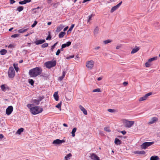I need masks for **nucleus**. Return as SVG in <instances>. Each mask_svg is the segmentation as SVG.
Here are the masks:
<instances>
[{"label":"nucleus","instance_id":"nucleus-52","mask_svg":"<svg viewBox=\"0 0 160 160\" xmlns=\"http://www.w3.org/2000/svg\"><path fill=\"white\" fill-rule=\"evenodd\" d=\"M51 38V37L50 35H49L48 37L46 38V39L47 40H50Z\"/></svg>","mask_w":160,"mask_h":160},{"label":"nucleus","instance_id":"nucleus-59","mask_svg":"<svg viewBox=\"0 0 160 160\" xmlns=\"http://www.w3.org/2000/svg\"><path fill=\"white\" fill-rule=\"evenodd\" d=\"M128 84V83L127 82H123V85L125 86H126Z\"/></svg>","mask_w":160,"mask_h":160},{"label":"nucleus","instance_id":"nucleus-64","mask_svg":"<svg viewBox=\"0 0 160 160\" xmlns=\"http://www.w3.org/2000/svg\"><path fill=\"white\" fill-rule=\"evenodd\" d=\"M102 79V78L101 77H99V78H98L97 79L98 81H100V80H101Z\"/></svg>","mask_w":160,"mask_h":160},{"label":"nucleus","instance_id":"nucleus-47","mask_svg":"<svg viewBox=\"0 0 160 160\" xmlns=\"http://www.w3.org/2000/svg\"><path fill=\"white\" fill-rule=\"evenodd\" d=\"M61 102L56 106V107L58 108H61Z\"/></svg>","mask_w":160,"mask_h":160},{"label":"nucleus","instance_id":"nucleus-26","mask_svg":"<svg viewBox=\"0 0 160 160\" xmlns=\"http://www.w3.org/2000/svg\"><path fill=\"white\" fill-rule=\"evenodd\" d=\"M7 52V51L6 49H2L0 51V53L2 55H5Z\"/></svg>","mask_w":160,"mask_h":160},{"label":"nucleus","instance_id":"nucleus-14","mask_svg":"<svg viewBox=\"0 0 160 160\" xmlns=\"http://www.w3.org/2000/svg\"><path fill=\"white\" fill-rule=\"evenodd\" d=\"M158 120V119L156 117H153L152 118L148 123L149 124H153L155 123Z\"/></svg>","mask_w":160,"mask_h":160},{"label":"nucleus","instance_id":"nucleus-34","mask_svg":"<svg viewBox=\"0 0 160 160\" xmlns=\"http://www.w3.org/2000/svg\"><path fill=\"white\" fill-rule=\"evenodd\" d=\"M23 9V7L22 6H19L17 8V10L19 12L22 11Z\"/></svg>","mask_w":160,"mask_h":160},{"label":"nucleus","instance_id":"nucleus-60","mask_svg":"<svg viewBox=\"0 0 160 160\" xmlns=\"http://www.w3.org/2000/svg\"><path fill=\"white\" fill-rule=\"evenodd\" d=\"M4 137L3 135L2 134H0V138L2 139Z\"/></svg>","mask_w":160,"mask_h":160},{"label":"nucleus","instance_id":"nucleus-12","mask_svg":"<svg viewBox=\"0 0 160 160\" xmlns=\"http://www.w3.org/2000/svg\"><path fill=\"white\" fill-rule=\"evenodd\" d=\"M90 158L92 160H99V158L95 154L93 153L91 154Z\"/></svg>","mask_w":160,"mask_h":160},{"label":"nucleus","instance_id":"nucleus-63","mask_svg":"<svg viewBox=\"0 0 160 160\" xmlns=\"http://www.w3.org/2000/svg\"><path fill=\"white\" fill-rule=\"evenodd\" d=\"M63 126H64V127H68V125H67V124H66V123H63Z\"/></svg>","mask_w":160,"mask_h":160},{"label":"nucleus","instance_id":"nucleus-2","mask_svg":"<svg viewBox=\"0 0 160 160\" xmlns=\"http://www.w3.org/2000/svg\"><path fill=\"white\" fill-rule=\"evenodd\" d=\"M43 110L42 108L39 106H35L31 108V113L33 115H36L42 112Z\"/></svg>","mask_w":160,"mask_h":160},{"label":"nucleus","instance_id":"nucleus-43","mask_svg":"<svg viewBox=\"0 0 160 160\" xmlns=\"http://www.w3.org/2000/svg\"><path fill=\"white\" fill-rule=\"evenodd\" d=\"M74 24H72L71 25V26L69 28V30H68V32L71 31H72L73 28L74 27Z\"/></svg>","mask_w":160,"mask_h":160},{"label":"nucleus","instance_id":"nucleus-16","mask_svg":"<svg viewBox=\"0 0 160 160\" xmlns=\"http://www.w3.org/2000/svg\"><path fill=\"white\" fill-rule=\"evenodd\" d=\"M64 27V26L62 24L57 27V29L56 30V32H59Z\"/></svg>","mask_w":160,"mask_h":160},{"label":"nucleus","instance_id":"nucleus-62","mask_svg":"<svg viewBox=\"0 0 160 160\" xmlns=\"http://www.w3.org/2000/svg\"><path fill=\"white\" fill-rule=\"evenodd\" d=\"M31 46V43H27V45H26L27 47H30Z\"/></svg>","mask_w":160,"mask_h":160},{"label":"nucleus","instance_id":"nucleus-45","mask_svg":"<svg viewBox=\"0 0 160 160\" xmlns=\"http://www.w3.org/2000/svg\"><path fill=\"white\" fill-rule=\"evenodd\" d=\"M57 44V42L55 43L53 46H52L51 47V50H52V51H53V49L55 48V47L56 46V45Z\"/></svg>","mask_w":160,"mask_h":160},{"label":"nucleus","instance_id":"nucleus-27","mask_svg":"<svg viewBox=\"0 0 160 160\" xmlns=\"http://www.w3.org/2000/svg\"><path fill=\"white\" fill-rule=\"evenodd\" d=\"M28 29V28L27 29H21L18 30V32L20 33H22L24 32H25L27 31Z\"/></svg>","mask_w":160,"mask_h":160},{"label":"nucleus","instance_id":"nucleus-17","mask_svg":"<svg viewBox=\"0 0 160 160\" xmlns=\"http://www.w3.org/2000/svg\"><path fill=\"white\" fill-rule=\"evenodd\" d=\"M71 44V42L70 41H68L66 43L62 44L61 47H62V48H64L67 47L69 46Z\"/></svg>","mask_w":160,"mask_h":160},{"label":"nucleus","instance_id":"nucleus-55","mask_svg":"<svg viewBox=\"0 0 160 160\" xmlns=\"http://www.w3.org/2000/svg\"><path fill=\"white\" fill-rule=\"evenodd\" d=\"M120 132L123 135H125L126 133V132L125 131H121Z\"/></svg>","mask_w":160,"mask_h":160},{"label":"nucleus","instance_id":"nucleus-32","mask_svg":"<svg viewBox=\"0 0 160 160\" xmlns=\"http://www.w3.org/2000/svg\"><path fill=\"white\" fill-rule=\"evenodd\" d=\"M1 88L2 90L4 92L6 91L7 89L8 88V87H6L5 85H2L1 86Z\"/></svg>","mask_w":160,"mask_h":160},{"label":"nucleus","instance_id":"nucleus-9","mask_svg":"<svg viewBox=\"0 0 160 160\" xmlns=\"http://www.w3.org/2000/svg\"><path fill=\"white\" fill-rule=\"evenodd\" d=\"M152 94V93L151 92H149L146 94L143 97L140 98L139 99V101H142L146 100L148 97L149 96Z\"/></svg>","mask_w":160,"mask_h":160},{"label":"nucleus","instance_id":"nucleus-8","mask_svg":"<svg viewBox=\"0 0 160 160\" xmlns=\"http://www.w3.org/2000/svg\"><path fill=\"white\" fill-rule=\"evenodd\" d=\"M13 110V108L12 106H9L6 109V113L7 115H9L11 113Z\"/></svg>","mask_w":160,"mask_h":160},{"label":"nucleus","instance_id":"nucleus-23","mask_svg":"<svg viewBox=\"0 0 160 160\" xmlns=\"http://www.w3.org/2000/svg\"><path fill=\"white\" fill-rule=\"evenodd\" d=\"M32 102L35 104V105H37L39 104L40 102L38 99H34L32 100Z\"/></svg>","mask_w":160,"mask_h":160},{"label":"nucleus","instance_id":"nucleus-10","mask_svg":"<svg viewBox=\"0 0 160 160\" xmlns=\"http://www.w3.org/2000/svg\"><path fill=\"white\" fill-rule=\"evenodd\" d=\"M65 142V141L63 140L57 139L53 142L52 143L54 144L58 145L62 144V143L64 142Z\"/></svg>","mask_w":160,"mask_h":160},{"label":"nucleus","instance_id":"nucleus-48","mask_svg":"<svg viewBox=\"0 0 160 160\" xmlns=\"http://www.w3.org/2000/svg\"><path fill=\"white\" fill-rule=\"evenodd\" d=\"M92 16H93V15L91 14L90 15H89L88 17V22H89L91 20V18L92 17Z\"/></svg>","mask_w":160,"mask_h":160},{"label":"nucleus","instance_id":"nucleus-21","mask_svg":"<svg viewBox=\"0 0 160 160\" xmlns=\"http://www.w3.org/2000/svg\"><path fill=\"white\" fill-rule=\"evenodd\" d=\"M31 1V0H24L22 1H20L19 2V4L21 5L25 4Z\"/></svg>","mask_w":160,"mask_h":160},{"label":"nucleus","instance_id":"nucleus-35","mask_svg":"<svg viewBox=\"0 0 160 160\" xmlns=\"http://www.w3.org/2000/svg\"><path fill=\"white\" fill-rule=\"evenodd\" d=\"M157 59V57H153L149 59L148 61L150 63V62L156 60Z\"/></svg>","mask_w":160,"mask_h":160},{"label":"nucleus","instance_id":"nucleus-20","mask_svg":"<svg viewBox=\"0 0 160 160\" xmlns=\"http://www.w3.org/2000/svg\"><path fill=\"white\" fill-rule=\"evenodd\" d=\"M134 153L138 154H144L145 153V152L144 151H134Z\"/></svg>","mask_w":160,"mask_h":160},{"label":"nucleus","instance_id":"nucleus-39","mask_svg":"<svg viewBox=\"0 0 160 160\" xmlns=\"http://www.w3.org/2000/svg\"><path fill=\"white\" fill-rule=\"evenodd\" d=\"M145 66L146 67L148 68L150 67L151 64H150V62L148 61L145 63Z\"/></svg>","mask_w":160,"mask_h":160},{"label":"nucleus","instance_id":"nucleus-7","mask_svg":"<svg viewBox=\"0 0 160 160\" xmlns=\"http://www.w3.org/2000/svg\"><path fill=\"white\" fill-rule=\"evenodd\" d=\"M153 143V142H146L143 143L141 145V148L142 149H145L148 147L151 146Z\"/></svg>","mask_w":160,"mask_h":160},{"label":"nucleus","instance_id":"nucleus-51","mask_svg":"<svg viewBox=\"0 0 160 160\" xmlns=\"http://www.w3.org/2000/svg\"><path fill=\"white\" fill-rule=\"evenodd\" d=\"M60 53V49H58L56 52V55H58Z\"/></svg>","mask_w":160,"mask_h":160},{"label":"nucleus","instance_id":"nucleus-33","mask_svg":"<svg viewBox=\"0 0 160 160\" xmlns=\"http://www.w3.org/2000/svg\"><path fill=\"white\" fill-rule=\"evenodd\" d=\"M99 29L98 27H97L95 28L94 31V34H97L99 32Z\"/></svg>","mask_w":160,"mask_h":160},{"label":"nucleus","instance_id":"nucleus-6","mask_svg":"<svg viewBox=\"0 0 160 160\" xmlns=\"http://www.w3.org/2000/svg\"><path fill=\"white\" fill-rule=\"evenodd\" d=\"M94 64V61L93 60H90L86 62V66L89 69L91 70L93 68Z\"/></svg>","mask_w":160,"mask_h":160},{"label":"nucleus","instance_id":"nucleus-3","mask_svg":"<svg viewBox=\"0 0 160 160\" xmlns=\"http://www.w3.org/2000/svg\"><path fill=\"white\" fill-rule=\"evenodd\" d=\"M57 62L56 60L50 61L47 62L45 63V66L49 69L55 66L56 65Z\"/></svg>","mask_w":160,"mask_h":160},{"label":"nucleus","instance_id":"nucleus-15","mask_svg":"<svg viewBox=\"0 0 160 160\" xmlns=\"http://www.w3.org/2000/svg\"><path fill=\"white\" fill-rule=\"evenodd\" d=\"M66 73V71L65 70V69H64V70H63L62 71V76L59 77L58 79V80L60 81L62 80L63 79Z\"/></svg>","mask_w":160,"mask_h":160},{"label":"nucleus","instance_id":"nucleus-58","mask_svg":"<svg viewBox=\"0 0 160 160\" xmlns=\"http://www.w3.org/2000/svg\"><path fill=\"white\" fill-rule=\"evenodd\" d=\"M68 28V27L67 26V27H66L65 28H64L63 29L64 32L66 31L67 30V29Z\"/></svg>","mask_w":160,"mask_h":160},{"label":"nucleus","instance_id":"nucleus-5","mask_svg":"<svg viewBox=\"0 0 160 160\" xmlns=\"http://www.w3.org/2000/svg\"><path fill=\"white\" fill-rule=\"evenodd\" d=\"M124 125L127 128H130L132 126L134 123V122L133 121H129L125 120L123 121Z\"/></svg>","mask_w":160,"mask_h":160},{"label":"nucleus","instance_id":"nucleus-56","mask_svg":"<svg viewBox=\"0 0 160 160\" xmlns=\"http://www.w3.org/2000/svg\"><path fill=\"white\" fill-rule=\"evenodd\" d=\"M8 48H13L14 47L13 45L12 44H10L8 46Z\"/></svg>","mask_w":160,"mask_h":160},{"label":"nucleus","instance_id":"nucleus-49","mask_svg":"<svg viewBox=\"0 0 160 160\" xmlns=\"http://www.w3.org/2000/svg\"><path fill=\"white\" fill-rule=\"evenodd\" d=\"M37 23V22L35 21L34 23L32 25L31 27L32 28L34 27Z\"/></svg>","mask_w":160,"mask_h":160},{"label":"nucleus","instance_id":"nucleus-11","mask_svg":"<svg viewBox=\"0 0 160 160\" xmlns=\"http://www.w3.org/2000/svg\"><path fill=\"white\" fill-rule=\"evenodd\" d=\"M122 1L120 2L117 5L113 7L111 9V12H113L115 10H117L118 8H119L120 6L121 5L122 3Z\"/></svg>","mask_w":160,"mask_h":160},{"label":"nucleus","instance_id":"nucleus-57","mask_svg":"<svg viewBox=\"0 0 160 160\" xmlns=\"http://www.w3.org/2000/svg\"><path fill=\"white\" fill-rule=\"evenodd\" d=\"M10 3L11 4L14 3L15 2V1L14 0H10Z\"/></svg>","mask_w":160,"mask_h":160},{"label":"nucleus","instance_id":"nucleus-19","mask_svg":"<svg viewBox=\"0 0 160 160\" xmlns=\"http://www.w3.org/2000/svg\"><path fill=\"white\" fill-rule=\"evenodd\" d=\"M139 49V48L137 46H136L132 50L131 53L134 54L137 52Z\"/></svg>","mask_w":160,"mask_h":160},{"label":"nucleus","instance_id":"nucleus-31","mask_svg":"<svg viewBox=\"0 0 160 160\" xmlns=\"http://www.w3.org/2000/svg\"><path fill=\"white\" fill-rule=\"evenodd\" d=\"M23 130L24 129L23 128H21L18 130L16 132V133L20 135L22 132H23Z\"/></svg>","mask_w":160,"mask_h":160},{"label":"nucleus","instance_id":"nucleus-40","mask_svg":"<svg viewBox=\"0 0 160 160\" xmlns=\"http://www.w3.org/2000/svg\"><path fill=\"white\" fill-rule=\"evenodd\" d=\"M48 43H45L42 44L41 45V47L42 48H45L48 47Z\"/></svg>","mask_w":160,"mask_h":160},{"label":"nucleus","instance_id":"nucleus-54","mask_svg":"<svg viewBox=\"0 0 160 160\" xmlns=\"http://www.w3.org/2000/svg\"><path fill=\"white\" fill-rule=\"evenodd\" d=\"M100 48V47L99 46L97 47H95L94 48V49L95 50H97L99 49Z\"/></svg>","mask_w":160,"mask_h":160},{"label":"nucleus","instance_id":"nucleus-28","mask_svg":"<svg viewBox=\"0 0 160 160\" xmlns=\"http://www.w3.org/2000/svg\"><path fill=\"white\" fill-rule=\"evenodd\" d=\"M159 158L158 156H152L150 158V160H158Z\"/></svg>","mask_w":160,"mask_h":160},{"label":"nucleus","instance_id":"nucleus-61","mask_svg":"<svg viewBox=\"0 0 160 160\" xmlns=\"http://www.w3.org/2000/svg\"><path fill=\"white\" fill-rule=\"evenodd\" d=\"M91 0H83V1L82 2L83 3H84L85 2H86L87 1H90Z\"/></svg>","mask_w":160,"mask_h":160},{"label":"nucleus","instance_id":"nucleus-13","mask_svg":"<svg viewBox=\"0 0 160 160\" xmlns=\"http://www.w3.org/2000/svg\"><path fill=\"white\" fill-rule=\"evenodd\" d=\"M46 41L45 39H40L37 40L34 43L36 45H39L45 42Z\"/></svg>","mask_w":160,"mask_h":160},{"label":"nucleus","instance_id":"nucleus-37","mask_svg":"<svg viewBox=\"0 0 160 160\" xmlns=\"http://www.w3.org/2000/svg\"><path fill=\"white\" fill-rule=\"evenodd\" d=\"M13 67L14 68H15V70L16 72L18 71L19 70V68L18 67L17 65H16L15 64H13Z\"/></svg>","mask_w":160,"mask_h":160},{"label":"nucleus","instance_id":"nucleus-38","mask_svg":"<svg viewBox=\"0 0 160 160\" xmlns=\"http://www.w3.org/2000/svg\"><path fill=\"white\" fill-rule=\"evenodd\" d=\"M32 105L33 104H28L27 105V107L30 109V112H31V108H32Z\"/></svg>","mask_w":160,"mask_h":160},{"label":"nucleus","instance_id":"nucleus-50","mask_svg":"<svg viewBox=\"0 0 160 160\" xmlns=\"http://www.w3.org/2000/svg\"><path fill=\"white\" fill-rule=\"evenodd\" d=\"M18 36V34H14L11 36V37L15 38Z\"/></svg>","mask_w":160,"mask_h":160},{"label":"nucleus","instance_id":"nucleus-18","mask_svg":"<svg viewBox=\"0 0 160 160\" xmlns=\"http://www.w3.org/2000/svg\"><path fill=\"white\" fill-rule=\"evenodd\" d=\"M79 108L83 112V113L85 115L87 114V110L83 107L81 105L79 106Z\"/></svg>","mask_w":160,"mask_h":160},{"label":"nucleus","instance_id":"nucleus-30","mask_svg":"<svg viewBox=\"0 0 160 160\" xmlns=\"http://www.w3.org/2000/svg\"><path fill=\"white\" fill-rule=\"evenodd\" d=\"M77 130V128H74L72 129V131L71 132V133L72 134V136L73 137H74L75 136V133L76 132Z\"/></svg>","mask_w":160,"mask_h":160},{"label":"nucleus","instance_id":"nucleus-29","mask_svg":"<svg viewBox=\"0 0 160 160\" xmlns=\"http://www.w3.org/2000/svg\"><path fill=\"white\" fill-rule=\"evenodd\" d=\"M65 33L64 32H60L58 35V37L59 38H63L65 34Z\"/></svg>","mask_w":160,"mask_h":160},{"label":"nucleus","instance_id":"nucleus-44","mask_svg":"<svg viewBox=\"0 0 160 160\" xmlns=\"http://www.w3.org/2000/svg\"><path fill=\"white\" fill-rule=\"evenodd\" d=\"M44 98V97L43 96H39L38 97V99L39 102H40L43 98Z\"/></svg>","mask_w":160,"mask_h":160},{"label":"nucleus","instance_id":"nucleus-36","mask_svg":"<svg viewBox=\"0 0 160 160\" xmlns=\"http://www.w3.org/2000/svg\"><path fill=\"white\" fill-rule=\"evenodd\" d=\"M28 81L29 83L31 85H33L34 83V81L33 80L29 79H28Z\"/></svg>","mask_w":160,"mask_h":160},{"label":"nucleus","instance_id":"nucleus-41","mask_svg":"<svg viewBox=\"0 0 160 160\" xmlns=\"http://www.w3.org/2000/svg\"><path fill=\"white\" fill-rule=\"evenodd\" d=\"M104 130L105 131L108 132H109L111 131L109 128L108 127H105L104 128Z\"/></svg>","mask_w":160,"mask_h":160},{"label":"nucleus","instance_id":"nucleus-4","mask_svg":"<svg viewBox=\"0 0 160 160\" xmlns=\"http://www.w3.org/2000/svg\"><path fill=\"white\" fill-rule=\"evenodd\" d=\"M8 75L9 78H13L15 76V73L14 70L12 67L9 68L8 71Z\"/></svg>","mask_w":160,"mask_h":160},{"label":"nucleus","instance_id":"nucleus-22","mask_svg":"<svg viewBox=\"0 0 160 160\" xmlns=\"http://www.w3.org/2000/svg\"><path fill=\"white\" fill-rule=\"evenodd\" d=\"M54 99L56 101H58V96L57 92H55L53 95Z\"/></svg>","mask_w":160,"mask_h":160},{"label":"nucleus","instance_id":"nucleus-24","mask_svg":"<svg viewBox=\"0 0 160 160\" xmlns=\"http://www.w3.org/2000/svg\"><path fill=\"white\" fill-rule=\"evenodd\" d=\"M72 154L70 153L68 154L64 157L65 160H68L70 159V158L72 156Z\"/></svg>","mask_w":160,"mask_h":160},{"label":"nucleus","instance_id":"nucleus-25","mask_svg":"<svg viewBox=\"0 0 160 160\" xmlns=\"http://www.w3.org/2000/svg\"><path fill=\"white\" fill-rule=\"evenodd\" d=\"M114 142L117 145H120L121 143V141L119 139L116 138Z\"/></svg>","mask_w":160,"mask_h":160},{"label":"nucleus","instance_id":"nucleus-1","mask_svg":"<svg viewBox=\"0 0 160 160\" xmlns=\"http://www.w3.org/2000/svg\"><path fill=\"white\" fill-rule=\"evenodd\" d=\"M42 70L40 67H37L29 70V74L31 77H36L41 75Z\"/></svg>","mask_w":160,"mask_h":160},{"label":"nucleus","instance_id":"nucleus-53","mask_svg":"<svg viewBox=\"0 0 160 160\" xmlns=\"http://www.w3.org/2000/svg\"><path fill=\"white\" fill-rule=\"evenodd\" d=\"M108 111L110 112H113L114 110L113 109H108Z\"/></svg>","mask_w":160,"mask_h":160},{"label":"nucleus","instance_id":"nucleus-46","mask_svg":"<svg viewBox=\"0 0 160 160\" xmlns=\"http://www.w3.org/2000/svg\"><path fill=\"white\" fill-rule=\"evenodd\" d=\"M111 42V41L109 39L105 40L104 41V42L105 44L108 43H109Z\"/></svg>","mask_w":160,"mask_h":160},{"label":"nucleus","instance_id":"nucleus-42","mask_svg":"<svg viewBox=\"0 0 160 160\" xmlns=\"http://www.w3.org/2000/svg\"><path fill=\"white\" fill-rule=\"evenodd\" d=\"M92 92H101L100 89L99 88L94 89Z\"/></svg>","mask_w":160,"mask_h":160}]
</instances>
